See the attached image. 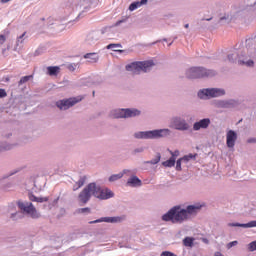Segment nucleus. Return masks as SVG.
<instances>
[{
    "mask_svg": "<svg viewBox=\"0 0 256 256\" xmlns=\"http://www.w3.org/2000/svg\"><path fill=\"white\" fill-rule=\"evenodd\" d=\"M203 206L201 204L188 205L182 208L181 205H176L170 208L165 214L161 216L165 223H172L173 225H183L189 221L192 215H197Z\"/></svg>",
    "mask_w": 256,
    "mask_h": 256,
    "instance_id": "1",
    "label": "nucleus"
},
{
    "mask_svg": "<svg viewBox=\"0 0 256 256\" xmlns=\"http://www.w3.org/2000/svg\"><path fill=\"white\" fill-rule=\"evenodd\" d=\"M91 197H96L100 201H107V199L115 197V194L110 189H103L101 185L91 182L80 192L78 199L82 205H87L91 201Z\"/></svg>",
    "mask_w": 256,
    "mask_h": 256,
    "instance_id": "2",
    "label": "nucleus"
},
{
    "mask_svg": "<svg viewBox=\"0 0 256 256\" xmlns=\"http://www.w3.org/2000/svg\"><path fill=\"white\" fill-rule=\"evenodd\" d=\"M173 131L169 128H161L147 131H138L133 134L134 139L143 140H157V139H169Z\"/></svg>",
    "mask_w": 256,
    "mask_h": 256,
    "instance_id": "3",
    "label": "nucleus"
},
{
    "mask_svg": "<svg viewBox=\"0 0 256 256\" xmlns=\"http://www.w3.org/2000/svg\"><path fill=\"white\" fill-rule=\"evenodd\" d=\"M155 67V62L153 60H146V61H136L131 62L130 64L126 65V71H130L135 75H139V73H149L151 69Z\"/></svg>",
    "mask_w": 256,
    "mask_h": 256,
    "instance_id": "4",
    "label": "nucleus"
},
{
    "mask_svg": "<svg viewBox=\"0 0 256 256\" xmlns=\"http://www.w3.org/2000/svg\"><path fill=\"white\" fill-rule=\"evenodd\" d=\"M217 71L205 67H191L186 71L187 79H205V77H215Z\"/></svg>",
    "mask_w": 256,
    "mask_h": 256,
    "instance_id": "5",
    "label": "nucleus"
},
{
    "mask_svg": "<svg viewBox=\"0 0 256 256\" xmlns=\"http://www.w3.org/2000/svg\"><path fill=\"white\" fill-rule=\"evenodd\" d=\"M17 206L22 212V215H27L30 219H41V212L37 210L33 202L19 200Z\"/></svg>",
    "mask_w": 256,
    "mask_h": 256,
    "instance_id": "6",
    "label": "nucleus"
},
{
    "mask_svg": "<svg viewBox=\"0 0 256 256\" xmlns=\"http://www.w3.org/2000/svg\"><path fill=\"white\" fill-rule=\"evenodd\" d=\"M169 127L170 129L180 131L181 133L193 131L191 124H189V122H187V120L181 116H172L170 118Z\"/></svg>",
    "mask_w": 256,
    "mask_h": 256,
    "instance_id": "7",
    "label": "nucleus"
},
{
    "mask_svg": "<svg viewBox=\"0 0 256 256\" xmlns=\"http://www.w3.org/2000/svg\"><path fill=\"white\" fill-rule=\"evenodd\" d=\"M223 95H225V89L223 88H206L198 92L199 99H203L204 101L215 97H223Z\"/></svg>",
    "mask_w": 256,
    "mask_h": 256,
    "instance_id": "8",
    "label": "nucleus"
},
{
    "mask_svg": "<svg viewBox=\"0 0 256 256\" xmlns=\"http://www.w3.org/2000/svg\"><path fill=\"white\" fill-rule=\"evenodd\" d=\"M81 101H83V96L65 98L56 101V107L60 109V111H67L71 109V107H75L77 103H81Z\"/></svg>",
    "mask_w": 256,
    "mask_h": 256,
    "instance_id": "9",
    "label": "nucleus"
},
{
    "mask_svg": "<svg viewBox=\"0 0 256 256\" xmlns=\"http://www.w3.org/2000/svg\"><path fill=\"white\" fill-rule=\"evenodd\" d=\"M28 199L32 201L33 203H43V209H46L47 211H51L55 205H57V201H59V198L55 199L51 202V199L48 196H34L33 193L28 194Z\"/></svg>",
    "mask_w": 256,
    "mask_h": 256,
    "instance_id": "10",
    "label": "nucleus"
},
{
    "mask_svg": "<svg viewBox=\"0 0 256 256\" xmlns=\"http://www.w3.org/2000/svg\"><path fill=\"white\" fill-rule=\"evenodd\" d=\"M228 61L230 63H235L238 61L239 65H246L247 67H253L254 62L253 60H247V57H245V54L239 55L237 51H234L231 54H228Z\"/></svg>",
    "mask_w": 256,
    "mask_h": 256,
    "instance_id": "11",
    "label": "nucleus"
},
{
    "mask_svg": "<svg viewBox=\"0 0 256 256\" xmlns=\"http://www.w3.org/2000/svg\"><path fill=\"white\" fill-rule=\"evenodd\" d=\"M215 105L218 109H235V107H239V101L235 99L217 100Z\"/></svg>",
    "mask_w": 256,
    "mask_h": 256,
    "instance_id": "12",
    "label": "nucleus"
},
{
    "mask_svg": "<svg viewBox=\"0 0 256 256\" xmlns=\"http://www.w3.org/2000/svg\"><path fill=\"white\" fill-rule=\"evenodd\" d=\"M121 221H123V217L121 216L101 217L99 219L90 221L89 225H95V223H121Z\"/></svg>",
    "mask_w": 256,
    "mask_h": 256,
    "instance_id": "13",
    "label": "nucleus"
},
{
    "mask_svg": "<svg viewBox=\"0 0 256 256\" xmlns=\"http://www.w3.org/2000/svg\"><path fill=\"white\" fill-rule=\"evenodd\" d=\"M209 125H211L210 118H203L199 121L193 123L192 131H201V129H209Z\"/></svg>",
    "mask_w": 256,
    "mask_h": 256,
    "instance_id": "14",
    "label": "nucleus"
},
{
    "mask_svg": "<svg viewBox=\"0 0 256 256\" xmlns=\"http://www.w3.org/2000/svg\"><path fill=\"white\" fill-rule=\"evenodd\" d=\"M237 132L235 130H228L226 133V145L229 149H233L235 147V143H237Z\"/></svg>",
    "mask_w": 256,
    "mask_h": 256,
    "instance_id": "15",
    "label": "nucleus"
},
{
    "mask_svg": "<svg viewBox=\"0 0 256 256\" xmlns=\"http://www.w3.org/2000/svg\"><path fill=\"white\" fill-rule=\"evenodd\" d=\"M91 3H93V0H76V5L84 8V10L78 15V17H83L84 13H87L89 11Z\"/></svg>",
    "mask_w": 256,
    "mask_h": 256,
    "instance_id": "16",
    "label": "nucleus"
},
{
    "mask_svg": "<svg viewBox=\"0 0 256 256\" xmlns=\"http://www.w3.org/2000/svg\"><path fill=\"white\" fill-rule=\"evenodd\" d=\"M86 45L90 47L93 45H97V41H99V32H91L86 37Z\"/></svg>",
    "mask_w": 256,
    "mask_h": 256,
    "instance_id": "17",
    "label": "nucleus"
},
{
    "mask_svg": "<svg viewBox=\"0 0 256 256\" xmlns=\"http://www.w3.org/2000/svg\"><path fill=\"white\" fill-rule=\"evenodd\" d=\"M126 185L128 187H141L143 185V182L141 181V179H139V177L134 175L127 180Z\"/></svg>",
    "mask_w": 256,
    "mask_h": 256,
    "instance_id": "18",
    "label": "nucleus"
},
{
    "mask_svg": "<svg viewBox=\"0 0 256 256\" xmlns=\"http://www.w3.org/2000/svg\"><path fill=\"white\" fill-rule=\"evenodd\" d=\"M114 119H127L126 108H120L112 111Z\"/></svg>",
    "mask_w": 256,
    "mask_h": 256,
    "instance_id": "19",
    "label": "nucleus"
},
{
    "mask_svg": "<svg viewBox=\"0 0 256 256\" xmlns=\"http://www.w3.org/2000/svg\"><path fill=\"white\" fill-rule=\"evenodd\" d=\"M139 115H141V110L137 108H126V119L139 117Z\"/></svg>",
    "mask_w": 256,
    "mask_h": 256,
    "instance_id": "20",
    "label": "nucleus"
},
{
    "mask_svg": "<svg viewBox=\"0 0 256 256\" xmlns=\"http://www.w3.org/2000/svg\"><path fill=\"white\" fill-rule=\"evenodd\" d=\"M148 1L149 0H141L132 2L129 6V11H135L136 9H139V7H143V5H147Z\"/></svg>",
    "mask_w": 256,
    "mask_h": 256,
    "instance_id": "21",
    "label": "nucleus"
},
{
    "mask_svg": "<svg viewBox=\"0 0 256 256\" xmlns=\"http://www.w3.org/2000/svg\"><path fill=\"white\" fill-rule=\"evenodd\" d=\"M59 71H61V68L59 66L47 67V75H49L50 77H57L59 75Z\"/></svg>",
    "mask_w": 256,
    "mask_h": 256,
    "instance_id": "22",
    "label": "nucleus"
},
{
    "mask_svg": "<svg viewBox=\"0 0 256 256\" xmlns=\"http://www.w3.org/2000/svg\"><path fill=\"white\" fill-rule=\"evenodd\" d=\"M84 59H89V63H97L99 61V54L95 52L87 53L84 55Z\"/></svg>",
    "mask_w": 256,
    "mask_h": 256,
    "instance_id": "23",
    "label": "nucleus"
},
{
    "mask_svg": "<svg viewBox=\"0 0 256 256\" xmlns=\"http://www.w3.org/2000/svg\"><path fill=\"white\" fill-rule=\"evenodd\" d=\"M182 242L184 247H190V249H193L195 245V238L187 236L183 239Z\"/></svg>",
    "mask_w": 256,
    "mask_h": 256,
    "instance_id": "24",
    "label": "nucleus"
},
{
    "mask_svg": "<svg viewBox=\"0 0 256 256\" xmlns=\"http://www.w3.org/2000/svg\"><path fill=\"white\" fill-rule=\"evenodd\" d=\"M85 181H87V177L86 176H81L79 178V180L76 182L77 186L73 187V191H77V189H81V187H83L85 185Z\"/></svg>",
    "mask_w": 256,
    "mask_h": 256,
    "instance_id": "25",
    "label": "nucleus"
},
{
    "mask_svg": "<svg viewBox=\"0 0 256 256\" xmlns=\"http://www.w3.org/2000/svg\"><path fill=\"white\" fill-rule=\"evenodd\" d=\"M11 221H20L23 219V212L15 211L10 214Z\"/></svg>",
    "mask_w": 256,
    "mask_h": 256,
    "instance_id": "26",
    "label": "nucleus"
},
{
    "mask_svg": "<svg viewBox=\"0 0 256 256\" xmlns=\"http://www.w3.org/2000/svg\"><path fill=\"white\" fill-rule=\"evenodd\" d=\"M31 79H33V75L23 76L18 82V87L25 85V83H28V81H31Z\"/></svg>",
    "mask_w": 256,
    "mask_h": 256,
    "instance_id": "27",
    "label": "nucleus"
},
{
    "mask_svg": "<svg viewBox=\"0 0 256 256\" xmlns=\"http://www.w3.org/2000/svg\"><path fill=\"white\" fill-rule=\"evenodd\" d=\"M123 173L113 174L108 178V181L110 183H114V181H119V179H122Z\"/></svg>",
    "mask_w": 256,
    "mask_h": 256,
    "instance_id": "28",
    "label": "nucleus"
},
{
    "mask_svg": "<svg viewBox=\"0 0 256 256\" xmlns=\"http://www.w3.org/2000/svg\"><path fill=\"white\" fill-rule=\"evenodd\" d=\"M175 163H176L175 158H169L168 160L164 161L162 165L164 167H175Z\"/></svg>",
    "mask_w": 256,
    "mask_h": 256,
    "instance_id": "29",
    "label": "nucleus"
},
{
    "mask_svg": "<svg viewBox=\"0 0 256 256\" xmlns=\"http://www.w3.org/2000/svg\"><path fill=\"white\" fill-rule=\"evenodd\" d=\"M240 227H243V229H251L253 227H256V220L250 221L245 224L240 223Z\"/></svg>",
    "mask_w": 256,
    "mask_h": 256,
    "instance_id": "30",
    "label": "nucleus"
},
{
    "mask_svg": "<svg viewBox=\"0 0 256 256\" xmlns=\"http://www.w3.org/2000/svg\"><path fill=\"white\" fill-rule=\"evenodd\" d=\"M25 35H27L26 32H24L22 35H20L18 38H17V41H16V46L17 47H21V45H23L25 43Z\"/></svg>",
    "mask_w": 256,
    "mask_h": 256,
    "instance_id": "31",
    "label": "nucleus"
},
{
    "mask_svg": "<svg viewBox=\"0 0 256 256\" xmlns=\"http://www.w3.org/2000/svg\"><path fill=\"white\" fill-rule=\"evenodd\" d=\"M159 161H161V153H158L154 159L146 161V163L149 165H157Z\"/></svg>",
    "mask_w": 256,
    "mask_h": 256,
    "instance_id": "32",
    "label": "nucleus"
},
{
    "mask_svg": "<svg viewBox=\"0 0 256 256\" xmlns=\"http://www.w3.org/2000/svg\"><path fill=\"white\" fill-rule=\"evenodd\" d=\"M19 171H21L20 168H16L14 170H11L8 174H6L4 176V179H9V177H13V175H17V173H19Z\"/></svg>",
    "mask_w": 256,
    "mask_h": 256,
    "instance_id": "33",
    "label": "nucleus"
},
{
    "mask_svg": "<svg viewBox=\"0 0 256 256\" xmlns=\"http://www.w3.org/2000/svg\"><path fill=\"white\" fill-rule=\"evenodd\" d=\"M231 21V18L229 17V15L225 14L224 16H222L219 20V23H222V25H225L227 23H229Z\"/></svg>",
    "mask_w": 256,
    "mask_h": 256,
    "instance_id": "34",
    "label": "nucleus"
},
{
    "mask_svg": "<svg viewBox=\"0 0 256 256\" xmlns=\"http://www.w3.org/2000/svg\"><path fill=\"white\" fill-rule=\"evenodd\" d=\"M77 213H80L82 215H89V213H91V208L86 207V208H79L77 210Z\"/></svg>",
    "mask_w": 256,
    "mask_h": 256,
    "instance_id": "35",
    "label": "nucleus"
},
{
    "mask_svg": "<svg viewBox=\"0 0 256 256\" xmlns=\"http://www.w3.org/2000/svg\"><path fill=\"white\" fill-rule=\"evenodd\" d=\"M144 152H145V147L141 146V147L135 148L132 151V155H139V153H144Z\"/></svg>",
    "mask_w": 256,
    "mask_h": 256,
    "instance_id": "36",
    "label": "nucleus"
},
{
    "mask_svg": "<svg viewBox=\"0 0 256 256\" xmlns=\"http://www.w3.org/2000/svg\"><path fill=\"white\" fill-rule=\"evenodd\" d=\"M170 154H171V159H174V161H177V157H179L180 155V152L179 150H175L174 152L173 151H170Z\"/></svg>",
    "mask_w": 256,
    "mask_h": 256,
    "instance_id": "37",
    "label": "nucleus"
},
{
    "mask_svg": "<svg viewBox=\"0 0 256 256\" xmlns=\"http://www.w3.org/2000/svg\"><path fill=\"white\" fill-rule=\"evenodd\" d=\"M117 47L118 48H121V47H123V45H121V44H115V43H111V44H109V45H107L106 46V49H117Z\"/></svg>",
    "mask_w": 256,
    "mask_h": 256,
    "instance_id": "38",
    "label": "nucleus"
},
{
    "mask_svg": "<svg viewBox=\"0 0 256 256\" xmlns=\"http://www.w3.org/2000/svg\"><path fill=\"white\" fill-rule=\"evenodd\" d=\"M248 250L251 252L256 251V240L248 244Z\"/></svg>",
    "mask_w": 256,
    "mask_h": 256,
    "instance_id": "39",
    "label": "nucleus"
},
{
    "mask_svg": "<svg viewBox=\"0 0 256 256\" xmlns=\"http://www.w3.org/2000/svg\"><path fill=\"white\" fill-rule=\"evenodd\" d=\"M9 149H11V145L0 144V153H3V151H9Z\"/></svg>",
    "mask_w": 256,
    "mask_h": 256,
    "instance_id": "40",
    "label": "nucleus"
},
{
    "mask_svg": "<svg viewBox=\"0 0 256 256\" xmlns=\"http://www.w3.org/2000/svg\"><path fill=\"white\" fill-rule=\"evenodd\" d=\"M77 65L76 63H70L67 65V70L68 71H75V69H77Z\"/></svg>",
    "mask_w": 256,
    "mask_h": 256,
    "instance_id": "41",
    "label": "nucleus"
},
{
    "mask_svg": "<svg viewBox=\"0 0 256 256\" xmlns=\"http://www.w3.org/2000/svg\"><path fill=\"white\" fill-rule=\"evenodd\" d=\"M181 163H183V160H181V158L176 161V171L183 170V168L181 167Z\"/></svg>",
    "mask_w": 256,
    "mask_h": 256,
    "instance_id": "42",
    "label": "nucleus"
},
{
    "mask_svg": "<svg viewBox=\"0 0 256 256\" xmlns=\"http://www.w3.org/2000/svg\"><path fill=\"white\" fill-rule=\"evenodd\" d=\"M238 244H239V242L237 240L232 241V242L227 244V249H231L232 247H235Z\"/></svg>",
    "mask_w": 256,
    "mask_h": 256,
    "instance_id": "43",
    "label": "nucleus"
},
{
    "mask_svg": "<svg viewBox=\"0 0 256 256\" xmlns=\"http://www.w3.org/2000/svg\"><path fill=\"white\" fill-rule=\"evenodd\" d=\"M7 41V37L3 34H0V45H3Z\"/></svg>",
    "mask_w": 256,
    "mask_h": 256,
    "instance_id": "44",
    "label": "nucleus"
},
{
    "mask_svg": "<svg viewBox=\"0 0 256 256\" xmlns=\"http://www.w3.org/2000/svg\"><path fill=\"white\" fill-rule=\"evenodd\" d=\"M7 97V92L5 91V89H0V99H3Z\"/></svg>",
    "mask_w": 256,
    "mask_h": 256,
    "instance_id": "45",
    "label": "nucleus"
},
{
    "mask_svg": "<svg viewBox=\"0 0 256 256\" xmlns=\"http://www.w3.org/2000/svg\"><path fill=\"white\" fill-rule=\"evenodd\" d=\"M188 160L191 161V159H195L197 157V154H188L186 155Z\"/></svg>",
    "mask_w": 256,
    "mask_h": 256,
    "instance_id": "46",
    "label": "nucleus"
},
{
    "mask_svg": "<svg viewBox=\"0 0 256 256\" xmlns=\"http://www.w3.org/2000/svg\"><path fill=\"white\" fill-rule=\"evenodd\" d=\"M229 227H241V223H229Z\"/></svg>",
    "mask_w": 256,
    "mask_h": 256,
    "instance_id": "47",
    "label": "nucleus"
},
{
    "mask_svg": "<svg viewBox=\"0 0 256 256\" xmlns=\"http://www.w3.org/2000/svg\"><path fill=\"white\" fill-rule=\"evenodd\" d=\"M181 159V161L182 162H184V163H189V158L185 155V156H183L182 158H180Z\"/></svg>",
    "mask_w": 256,
    "mask_h": 256,
    "instance_id": "48",
    "label": "nucleus"
},
{
    "mask_svg": "<svg viewBox=\"0 0 256 256\" xmlns=\"http://www.w3.org/2000/svg\"><path fill=\"white\" fill-rule=\"evenodd\" d=\"M8 211H15V206H14V204L8 205Z\"/></svg>",
    "mask_w": 256,
    "mask_h": 256,
    "instance_id": "49",
    "label": "nucleus"
},
{
    "mask_svg": "<svg viewBox=\"0 0 256 256\" xmlns=\"http://www.w3.org/2000/svg\"><path fill=\"white\" fill-rule=\"evenodd\" d=\"M125 22V20H119V21H117L116 23H115V27H119V25H121V23H124Z\"/></svg>",
    "mask_w": 256,
    "mask_h": 256,
    "instance_id": "50",
    "label": "nucleus"
},
{
    "mask_svg": "<svg viewBox=\"0 0 256 256\" xmlns=\"http://www.w3.org/2000/svg\"><path fill=\"white\" fill-rule=\"evenodd\" d=\"M201 241H202V243H205V245H209V239L202 238Z\"/></svg>",
    "mask_w": 256,
    "mask_h": 256,
    "instance_id": "51",
    "label": "nucleus"
},
{
    "mask_svg": "<svg viewBox=\"0 0 256 256\" xmlns=\"http://www.w3.org/2000/svg\"><path fill=\"white\" fill-rule=\"evenodd\" d=\"M247 143H256V138H249Z\"/></svg>",
    "mask_w": 256,
    "mask_h": 256,
    "instance_id": "52",
    "label": "nucleus"
},
{
    "mask_svg": "<svg viewBox=\"0 0 256 256\" xmlns=\"http://www.w3.org/2000/svg\"><path fill=\"white\" fill-rule=\"evenodd\" d=\"M120 173H123V175H126V173H129V170H127V169H124L122 172H120Z\"/></svg>",
    "mask_w": 256,
    "mask_h": 256,
    "instance_id": "53",
    "label": "nucleus"
},
{
    "mask_svg": "<svg viewBox=\"0 0 256 256\" xmlns=\"http://www.w3.org/2000/svg\"><path fill=\"white\" fill-rule=\"evenodd\" d=\"M214 256H224L221 254V252H215Z\"/></svg>",
    "mask_w": 256,
    "mask_h": 256,
    "instance_id": "54",
    "label": "nucleus"
},
{
    "mask_svg": "<svg viewBox=\"0 0 256 256\" xmlns=\"http://www.w3.org/2000/svg\"><path fill=\"white\" fill-rule=\"evenodd\" d=\"M11 0H0L1 3H9Z\"/></svg>",
    "mask_w": 256,
    "mask_h": 256,
    "instance_id": "55",
    "label": "nucleus"
},
{
    "mask_svg": "<svg viewBox=\"0 0 256 256\" xmlns=\"http://www.w3.org/2000/svg\"><path fill=\"white\" fill-rule=\"evenodd\" d=\"M116 53H124L125 50H114Z\"/></svg>",
    "mask_w": 256,
    "mask_h": 256,
    "instance_id": "56",
    "label": "nucleus"
},
{
    "mask_svg": "<svg viewBox=\"0 0 256 256\" xmlns=\"http://www.w3.org/2000/svg\"><path fill=\"white\" fill-rule=\"evenodd\" d=\"M185 29H189V24H185Z\"/></svg>",
    "mask_w": 256,
    "mask_h": 256,
    "instance_id": "57",
    "label": "nucleus"
},
{
    "mask_svg": "<svg viewBox=\"0 0 256 256\" xmlns=\"http://www.w3.org/2000/svg\"><path fill=\"white\" fill-rule=\"evenodd\" d=\"M213 18H207L206 21H211Z\"/></svg>",
    "mask_w": 256,
    "mask_h": 256,
    "instance_id": "58",
    "label": "nucleus"
},
{
    "mask_svg": "<svg viewBox=\"0 0 256 256\" xmlns=\"http://www.w3.org/2000/svg\"><path fill=\"white\" fill-rule=\"evenodd\" d=\"M171 45H173V42H170V43L168 44L169 47H171Z\"/></svg>",
    "mask_w": 256,
    "mask_h": 256,
    "instance_id": "59",
    "label": "nucleus"
},
{
    "mask_svg": "<svg viewBox=\"0 0 256 256\" xmlns=\"http://www.w3.org/2000/svg\"><path fill=\"white\" fill-rule=\"evenodd\" d=\"M92 95H93V97H95V91H93Z\"/></svg>",
    "mask_w": 256,
    "mask_h": 256,
    "instance_id": "60",
    "label": "nucleus"
},
{
    "mask_svg": "<svg viewBox=\"0 0 256 256\" xmlns=\"http://www.w3.org/2000/svg\"><path fill=\"white\" fill-rule=\"evenodd\" d=\"M163 41H167V39L164 38Z\"/></svg>",
    "mask_w": 256,
    "mask_h": 256,
    "instance_id": "61",
    "label": "nucleus"
}]
</instances>
